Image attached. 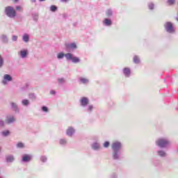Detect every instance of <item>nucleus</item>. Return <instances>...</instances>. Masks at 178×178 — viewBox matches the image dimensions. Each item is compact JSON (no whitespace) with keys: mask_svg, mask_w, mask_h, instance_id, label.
<instances>
[{"mask_svg":"<svg viewBox=\"0 0 178 178\" xmlns=\"http://www.w3.org/2000/svg\"><path fill=\"white\" fill-rule=\"evenodd\" d=\"M92 111H94V106L90 104L88 105V107L86 108V112L88 113H92Z\"/></svg>","mask_w":178,"mask_h":178,"instance_id":"nucleus-26","label":"nucleus"},{"mask_svg":"<svg viewBox=\"0 0 178 178\" xmlns=\"http://www.w3.org/2000/svg\"><path fill=\"white\" fill-rule=\"evenodd\" d=\"M1 147H0V152H1Z\"/></svg>","mask_w":178,"mask_h":178,"instance_id":"nucleus-51","label":"nucleus"},{"mask_svg":"<svg viewBox=\"0 0 178 178\" xmlns=\"http://www.w3.org/2000/svg\"><path fill=\"white\" fill-rule=\"evenodd\" d=\"M33 159V156L31 154H24L22 156V163H29Z\"/></svg>","mask_w":178,"mask_h":178,"instance_id":"nucleus-7","label":"nucleus"},{"mask_svg":"<svg viewBox=\"0 0 178 178\" xmlns=\"http://www.w3.org/2000/svg\"><path fill=\"white\" fill-rule=\"evenodd\" d=\"M18 55L22 59H26L29 56V50L27 49H23L18 52Z\"/></svg>","mask_w":178,"mask_h":178,"instance_id":"nucleus-11","label":"nucleus"},{"mask_svg":"<svg viewBox=\"0 0 178 178\" xmlns=\"http://www.w3.org/2000/svg\"><path fill=\"white\" fill-rule=\"evenodd\" d=\"M133 62L135 65H140V63H141V59L138 56H134L133 58Z\"/></svg>","mask_w":178,"mask_h":178,"instance_id":"nucleus-23","label":"nucleus"},{"mask_svg":"<svg viewBox=\"0 0 178 178\" xmlns=\"http://www.w3.org/2000/svg\"><path fill=\"white\" fill-rule=\"evenodd\" d=\"M123 148V144L120 141H115L111 144L112 158L114 161H120L122 159V152H120Z\"/></svg>","mask_w":178,"mask_h":178,"instance_id":"nucleus-1","label":"nucleus"},{"mask_svg":"<svg viewBox=\"0 0 178 178\" xmlns=\"http://www.w3.org/2000/svg\"><path fill=\"white\" fill-rule=\"evenodd\" d=\"M29 98L31 99V101H35V99H37V95H35V93L31 92L29 94Z\"/></svg>","mask_w":178,"mask_h":178,"instance_id":"nucleus-30","label":"nucleus"},{"mask_svg":"<svg viewBox=\"0 0 178 178\" xmlns=\"http://www.w3.org/2000/svg\"><path fill=\"white\" fill-rule=\"evenodd\" d=\"M67 17H68L67 14L66 13L63 14V19H67Z\"/></svg>","mask_w":178,"mask_h":178,"instance_id":"nucleus-45","label":"nucleus"},{"mask_svg":"<svg viewBox=\"0 0 178 178\" xmlns=\"http://www.w3.org/2000/svg\"><path fill=\"white\" fill-rule=\"evenodd\" d=\"M22 41L26 43L29 42V41H30V35L28 33H24L22 35Z\"/></svg>","mask_w":178,"mask_h":178,"instance_id":"nucleus-24","label":"nucleus"},{"mask_svg":"<svg viewBox=\"0 0 178 178\" xmlns=\"http://www.w3.org/2000/svg\"><path fill=\"white\" fill-rule=\"evenodd\" d=\"M105 15H106V17L111 19V17H113V9L108 8V9L106 10Z\"/></svg>","mask_w":178,"mask_h":178,"instance_id":"nucleus-18","label":"nucleus"},{"mask_svg":"<svg viewBox=\"0 0 178 178\" xmlns=\"http://www.w3.org/2000/svg\"><path fill=\"white\" fill-rule=\"evenodd\" d=\"M41 111H43L44 113H48V112H49V108H48L47 106H42L41 107Z\"/></svg>","mask_w":178,"mask_h":178,"instance_id":"nucleus-34","label":"nucleus"},{"mask_svg":"<svg viewBox=\"0 0 178 178\" xmlns=\"http://www.w3.org/2000/svg\"><path fill=\"white\" fill-rule=\"evenodd\" d=\"M155 145L159 148L163 149V148H168L170 145V140L166 138H159L156 140Z\"/></svg>","mask_w":178,"mask_h":178,"instance_id":"nucleus-3","label":"nucleus"},{"mask_svg":"<svg viewBox=\"0 0 178 178\" xmlns=\"http://www.w3.org/2000/svg\"><path fill=\"white\" fill-rule=\"evenodd\" d=\"M19 91L21 92H27L28 91H30V83L27 82L24 85L22 86L19 88Z\"/></svg>","mask_w":178,"mask_h":178,"instance_id":"nucleus-14","label":"nucleus"},{"mask_svg":"<svg viewBox=\"0 0 178 178\" xmlns=\"http://www.w3.org/2000/svg\"><path fill=\"white\" fill-rule=\"evenodd\" d=\"M65 51L69 53L70 51L77 49V44L76 42L65 43Z\"/></svg>","mask_w":178,"mask_h":178,"instance_id":"nucleus-6","label":"nucleus"},{"mask_svg":"<svg viewBox=\"0 0 178 178\" xmlns=\"http://www.w3.org/2000/svg\"><path fill=\"white\" fill-rule=\"evenodd\" d=\"M91 148L93 151H99L101 149V144L98 142H94L91 144Z\"/></svg>","mask_w":178,"mask_h":178,"instance_id":"nucleus-17","label":"nucleus"},{"mask_svg":"<svg viewBox=\"0 0 178 178\" xmlns=\"http://www.w3.org/2000/svg\"><path fill=\"white\" fill-rule=\"evenodd\" d=\"M16 10H17L23 11V8H22V6H16Z\"/></svg>","mask_w":178,"mask_h":178,"instance_id":"nucleus-43","label":"nucleus"},{"mask_svg":"<svg viewBox=\"0 0 178 178\" xmlns=\"http://www.w3.org/2000/svg\"><path fill=\"white\" fill-rule=\"evenodd\" d=\"M31 2H32L33 3H35V2H37V0H31Z\"/></svg>","mask_w":178,"mask_h":178,"instance_id":"nucleus-47","label":"nucleus"},{"mask_svg":"<svg viewBox=\"0 0 178 178\" xmlns=\"http://www.w3.org/2000/svg\"><path fill=\"white\" fill-rule=\"evenodd\" d=\"M58 143H59L60 145L65 147V145H66V144H67V140L66 138H60V139H59Z\"/></svg>","mask_w":178,"mask_h":178,"instance_id":"nucleus-27","label":"nucleus"},{"mask_svg":"<svg viewBox=\"0 0 178 178\" xmlns=\"http://www.w3.org/2000/svg\"><path fill=\"white\" fill-rule=\"evenodd\" d=\"M5 13L10 19H15V17H16V10L10 6L6 7Z\"/></svg>","mask_w":178,"mask_h":178,"instance_id":"nucleus-5","label":"nucleus"},{"mask_svg":"<svg viewBox=\"0 0 178 178\" xmlns=\"http://www.w3.org/2000/svg\"><path fill=\"white\" fill-rule=\"evenodd\" d=\"M166 3L168 6H174L176 5V0H166Z\"/></svg>","mask_w":178,"mask_h":178,"instance_id":"nucleus-29","label":"nucleus"},{"mask_svg":"<svg viewBox=\"0 0 178 178\" xmlns=\"http://www.w3.org/2000/svg\"><path fill=\"white\" fill-rule=\"evenodd\" d=\"M109 178H119L118 175V172H111L109 175Z\"/></svg>","mask_w":178,"mask_h":178,"instance_id":"nucleus-35","label":"nucleus"},{"mask_svg":"<svg viewBox=\"0 0 178 178\" xmlns=\"http://www.w3.org/2000/svg\"><path fill=\"white\" fill-rule=\"evenodd\" d=\"M5 126V122L3 120H0V127H3Z\"/></svg>","mask_w":178,"mask_h":178,"instance_id":"nucleus-42","label":"nucleus"},{"mask_svg":"<svg viewBox=\"0 0 178 178\" xmlns=\"http://www.w3.org/2000/svg\"><path fill=\"white\" fill-rule=\"evenodd\" d=\"M63 58H65L67 62H72V63H80V62H81L80 58L70 52L65 54L63 51H60L57 54V59H58V60L63 59Z\"/></svg>","mask_w":178,"mask_h":178,"instance_id":"nucleus-2","label":"nucleus"},{"mask_svg":"<svg viewBox=\"0 0 178 178\" xmlns=\"http://www.w3.org/2000/svg\"><path fill=\"white\" fill-rule=\"evenodd\" d=\"M79 81L81 84H88L90 83V79L84 77H80L79 79Z\"/></svg>","mask_w":178,"mask_h":178,"instance_id":"nucleus-20","label":"nucleus"},{"mask_svg":"<svg viewBox=\"0 0 178 178\" xmlns=\"http://www.w3.org/2000/svg\"><path fill=\"white\" fill-rule=\"evenodd\" d=\"M80 105L83 108H86L90 104V99L87 97H83L79 100Z\"/></svg>","mask_w":178,"mask_h":178,"instance_id":"nucleus-9","label":"nucleus"},{"mask_svg":"<svg viewBox=\"0 0 178 178\" xmlns=\"http://www.w3.org/2000/svg\"><path fill=\"white\" fill-rule=\"evenodd\" d=\"M3 63H4L3 58L2 57V56L0 55V69L1 67H3Z\"/></svg>","mask_w":178,"mask_h":178,"instance_id":"nucleus-39","label":"nucleus"},{"mask_svg":"<svg viewBox=\"0 0 178 178\" xmlns=\"http://www.w3.org/2000/svg\"><path fill=\"white\" fill-rule=\"evenodd\" d=\"M156 154L158 156H160V158L166 157V152H165L163 149L157 150Z\"/></svg>","mask_w":178,"mask_h":178,"instance_id":"nucleus-19","label":"nucleus"},{"mask_svg":"<svg viewBox=\"0 0 178 178\" xmlns=\"http://www.w3.org/2000/svg\"><path fill=\"white\" fill-rule=\"evenodd\" d=\"M56 10H58V7L55 5H52L50 6V11L55 13L56 12Z\"/></svg>","mask_w":178,"mask_h":178,"instance_id":"nucleus-36","label":"nucleus"},{"mask_svg":"<svg viewBox=\"0 0 178 178\" xmlns=\"http://www.w3.org/2000/svg\"><path fill=\"white\" fill-rule=\"evenodd\" d=\"M24 143H22V142H19L18 143H17V148H24Z\"/></svg>","mask_w":178,"mask_h":178,"instance_id":"nucleus-38","label":"nucleus"},{"mask_svg":"<svg viewBox=\"0 0 178 178\" xmlns=\"http://www.w3.org/2000/svg\"><path fill=\"white\" fill-rule=\"evenodd\" d=\"M10 105L12 111L15 112V113H19L20 112V110L19 109V106H17V104L12 102L10 103Z\"/></svg>","mask_w":178,"mask_h":178,"instance_id":"nucleus-16","label":"nucleus"},{"mask_svg":"<svg viewBox=\"0 0 178 178\" xmlns=\"http://www.w3.org/2000/svg\"><path fill=\"white\" fill-rule=\"evenodd\" d=\"M50 94H51V95H55V94H56V92L55 90H51V91H50Z\"/></svg>","mask_w":178,"mask_h":178,"instance_id":"nucleus-46","label":"nucleus"},{"mask_svg":"<svg viewBox=\"0 0 178 178\" xmlns=\"http://www.w3.org/2000/svg\"><path fill=\"white\" fill-rule=\"evenodd\" d=\"M32 18L33 22H38V13H32Z\"/></svg>","mask_w":178,"mask_h":178,"instance_id":"nucleus-31","label":"nucleus"},{"mask_svg":"<svg viewBox=\"0 0 178 178\" xmlns=\"http://www.w3.org/2000/svg\"><path fill=\"white\" fill-rule=\"evenodd\" d=\"M69 0H61V2H67Z\"/></svg>","mask_w":178,"mask_h":178,"instance_id":"nucleus-48","label":"nucleus"},{"mask_svg":"<svg viewBox=\"0 0 178 178\" xmlns=\"http://www.w3.org/2000/svg\"><path fill=\"white\" fill-rule=\"evenodd\" d=\"M163 27L168 34H175L176 33V29H175V25L172 23V22H166L163 24Z\"/></svg>","mask_w":178,"mask_h":178,"instance_id":"nucleus-4","label":"nucleus"},{"mask_svg":"<svg viewBox=\"0 0 178 178\" xmlns=\"http://www.w3.org/2000/svg\"><path fill=\"white\" fill-rule=\"evenodd\" d=\"M0 38L3 44H8L9 42V39H8V35H1Z\"/></svg>","mask_w":178,"mask_h":178,"instance_id":"nucleus-22","label":"nucleus"},{"mask_svg":"<svg viewBox=\"0 0 178 178\" xmlns=\"http://www.w3.org/2000/svg\"><path fill=\"white\" fill-rule=\"evenodd\" d=\"M40 1V2H44V1H45V0H39Z\"/></svg>","mask_w":178,"mask_h":178,"instance_id":"nucleus-50","label":"nucleus"},{"mask_svg":"<svg viewBox=\"0 0 178 178\" xmlns=\"http://www.w3.org/2000/svg\"><path fill=\"white\" fill-rule=\"evenodd\" d=\"M147 8L149 10H154L155 9V3L154 2H149L147 3Z\"/></svg>","mask_w":178,"mask_h":178,"instance_id":"nucleus-28","label":"nucleus"},{"mask_svg":"<svg viewBox=\"0 0 178 178\" xmlns=\"http://www.w3.org/2000/svg\"><path fill=\"white\" fill-rule=\"evenodd\" d=\"M75 133L76 129H74L73 127H69L66 130V136H67V137H73Z\"/></svg>","mask_w":178,"mask_h":178,"instance_id":"nucleus-13","label":"nucleus"},{"mask_svg":"<svg viewBox=\"0 0 178 178\" xmlns=\"http://www.w3.org/2000/svg\"><path fill=\"white\" fill-rule=\"evenodd\" d=\"M22 105L26 107L29 106L30 105V100L27 99H23L22 100Z\"/></svg>","mask_w":178,"mask_h":178,"instance_id":"nucleus-25","label":"nucleus"},{"mask_svg":"<svg viewBox=\"0 0 178 178\" xmlns=\"http://www.w3.org/2000/svg\"><path fill=\"white\" fill-rule=\"evenodd\" d=\"M111 143H109V141H106L104 142L103 147H104V148H108V147H109Z\"/></svg>","mask_w":178,"mask_h":178,"instance_id":"nucleus-40","label":"nucleus"},{"mask_svg":"<svg viewBox=\"0 0 178 178\" xmlns=\"http://www.w3.org/2000/svg\"><path fill=\"white\" fill-rule=\"evenodd\" d=\"M58 84H64V83H66V80H65V78H58Z\"/></svg>","mask_w":178,"mask_h":178,"instance_id":"nucleus-37","label":"nucleus"},{"mask_svg":"<svg viewBox=\"0 0 178 178\" xmlns=\"http://www.w3.org/2000/svg\"><path fill=\"white\" fill-rule=\"evenodd\" d=\"M40 160L42 163H46V162L48 161V157H47V156H40Z\"/></svg>","mask_w":178,"mask_h":178,"instance_id":"nucleus-32","label":"nucleus"},{"mask_svg":"<svg viewBox=\"0 0 178 178\" xmlns=\"http://www.w3.org/2000/svg\"><path fill=\"white\" fill-rule=\"evenodd\" d=\"M17 38H18L17 35H13V36H12V41H13L15 42L17 41Z\"/></svg>","mask_w":178,"mask_h":178,"instance_id":"nucleus-41","label":"nucleus"},{"mask_svg":"<svg viewBox=\"0 0 178 178\" xmlns=\"http://www.w3.org/2000/svg\"><path fill=\"white\" fill-rule=\"evenodd\" d=\"M102 23L104 27H111L112 25L113 24L112 19L108 17L104 18Z\"/></svg>","mask_w":178,"mask_h":178,"instance_id":"nucleus-8","label":"nucleus"},{"mask_svg":"<svg viewBox=\"0 0 178 178\" xmlns=\"http://www.w3.org/2000/svg\"><path fill=\"white\" fill-rule=\"evenodd\" d=\"M160 164H161V163L159 161H154V166H159Z\"/></svg>","mask_w":178,"mask_h":178,"instance_id":"nucleus-44","label":"nucleus"},{"mask_svg":"<svg viewBox=\"0 0 178 178\" xmlns=\"http://www.w3.org/2000/svg\"><path fill=\"white\" fill-rule=\"evenodd\" d=\"M9 134H10V131L9 130L3 131L1 132V136H3V137H8Z\"/></svg>","mask_w":178,"mask_h":178,"instance_id":"nucleus-33","label":"nucleus"},{"mask_svg":"<svg viewBox=\"0 0 178 178\" xmlns=\"http://www.w3.org/2000/svg\"><path fill=\"white\" fill-rule=\"evenodd\" d=\"M13 1H14V2H15V3L19 2V0H13Z\"/></svg>","mask_w":178,"mask_h":178,"instance_id":"nucleus-49","label":"nucleus"},{"mask_svg":"<svg viewBox=\"0 0 178 178\" xmlns=\"http://www.w3.org/2000/svg\"><path fill=\"white\" fill-rule=\"evenodd\" d=\"M6 161L7 163H12L15 161V156L13 155H8L6 156Z\"/></svg>","mask_w":178,"mask_h":178,"instance_id":"nucleus-21","label":"nucleus"},{"mask_svg":"<svg viewBox=\"0 0 178 178\" xmlns=\"http://www.w3.org/2000/svg\"><path fill=\"white\" fill-rule=\"evenodd\" d=\"M13 80V78L12 77V76L6 74L3 76L2 83L3 84H4V86H6V84H8V81H12Z\"/></svg>","mask_w":178,"mask_h":178,"instance_id":"nucleus-15","label":"nucleus"},{"mask_svg":"<svg viewBox=\"0 0 178 178\" xmlns=\"http://www.w3.org/2000/svg\"><path fill=\"white\" fill-rule=\"evenodd\" d=\"M15 122H16V118L15 115L10 114L6 117V122L7 124H13Z\"/></svg>","mask_w":178,"mask_h":178,"instance_id":"nucleus-10","label":"nucleus"},{"mask_svg":"<svg viewBox=\"0 0 178 178\" xmlns=\"http://www.w3.org/2000/svg\"><path fill=\"white\" fill-rule=\"evenodd\" d=\"M122 73L127 79H129L131 76V69L130 67H124L122 69Z\"/></svg>","mask_w":178,"mask_h":178,"instance_id":"nucleus-12","label":"nucleus"}]
</instances>
